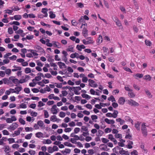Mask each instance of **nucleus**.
Wrapping results in <instances>:
<instances>
[{
	"label": "nucleus",
	"instance_id": "obj_39",
	"mask_svg": "<svg viewBox=\"0 0 155 155\" xmlns=\"http://www.w3.org/2000/svg\"><path fill=\"white\" fill-rule=\"evenodd\" d=\"M128 94V96L131 98L134 97L135 96V94L132 91L129 92Z\"/></svg>",
	"mask_w": 155,
	"mask_h": 155
},
{
	"label": "nucleus",
	"instance_id": "obj_35",
	"mask_svg": "<svg viewBox=\"0 0 155 155\" xmlns=\"http://www.w3.org/2000/svg\"><path fill=\"white\" fill-rule=\"evenodd\" d=\"M49 17L51 18H54L55 17V15L52 11L49 12Z\"/></svg>",
	"mask_w": 155,
	"mask_h": 155
},
{
	"label": "nucleus",
	"instance_id": "obj_61",
	"mask_svg": "<svg viewBox=\"0 0 155 155\" xmlns=\"http://www.w3.org/2000/svg\"><path fill=\"white\" fill-rule=\"evenodd\" d=\"M20 105V107L21 108L25 109L27 107V105L24 103H22Z\"/></svg>",
	"mask_w": 155,
	"mask_h": 155
},
{
	"label": "nucleus",
	"instance_id": "obj_38",
	"mask_svg": "<svg viewBox=\"0 0 155 155\" xmlns=\"http://www.w3.org/2000/svg\"><path fill=\"white\" fill-rule=\"evenodd\" d=\"M107 100L109 101H111L112 102L116 101V100L113 95L110 96L108 98Z\"/></svg>",
	"mask_w": 155,
	"mask_h": 155
},
{
	"label": "nucleus",
	"instance_id": "obj_60",
	"mask_svg": "<svg viewBox=\"0 0 155 155\" xmlns=\"http://www.w3.org/2000/svg\"><path fill=\"white\" fill-rule=\"evenodd\" d=\"M17 57L15 55H12V56L9 57V59L11 60L15 61L17 59Z\"/></svg>",
	"mask_w": 155,
	"mask_h": 155
},
{
	"label": "nucleus",
	"instance_id": "obj_10",
	"mask_svg": "<svg viewBox=\"0 0 155 155\" xmlns=\"http://www.w3.org/2000/svg\"><path fill=\"white\" fill-rule=\"evenodd\" d=\"M23 129V128L19 127L18 129L17 130L14 131V134L13 135V137H15L16 136L19 135L21 133V132L22 131Z\"/></svg>",
	"mask_w": 155,
	"mask_h": 155
},
{
	"label": "nucleus",
	"instance_id": "obj_64",
	"mask_svg": "<svg viewBox=\"0 0 155 155\" xmlns=\"http://www.w3.org/2000/svg\"><path fill=\"white\" fill-rule=\"evenodd\" d=\"M30 115L32 116L35 117L37 116L38 113L32 111L31 112Z\"/></svg>",
	"mask_w": 155,
	"mask_h": 155
},
{
	"label": "nucleus",
	"instance_id": "obj_19",
	"mask_svg": "<svg viewBox=\"0 0 155 155\" xmlns=\"http://www.w3.org/2000/svg\"><path fill=\"white\" fill-rule=\"evenodd\" d=\"M134 77L136 79H137L138 78H141L143 77V74H142L137 73L133 75Z\"/></svg>",
	"mask_w": 155,
	"mask_h": 155
},
{
	"label": "nucleus",
	"instance_id": "obj_62",
	"mask_svg": "<svg viewBox=\"0 0 155 155\" xmlns=\"http://www.w3.org/2000/svg\"><path fill=\"white\" fill-rule=\"evenodd\" d=\"M10 62L9 60L8 59H5L3 60L2 62V65H3L5 64H7L8 63Z\"/></svg>",
	"mask_w": 155,
	"mask_h": 155
},
{
	"label": "nucleus",
	"instance_id": "obj_31",
	"mask_svg": "<svg viewBox=\"0 0 155 155\" xmlns=\"http://www.w3.org/2000/svg\"><path fill=\"white\" fill-rule=\"evenodd\" d=\"M100 149L101 150H106L107 148V147L106 145L103 144H101L100 146Z\"/></svg>",
	"mask_w": 155,
	"mask_h": 155
},
{
	"label": "nucleus",
	"instance_id": "obj_55",
	"mask_svg": "<svg viewBox=\"0 0 155 155\" xmlns=\"http://www.w3.org/2000/svg\"><path fill=\"white\" fill-rule=\"evenodd\" d=\"M52 143V142L51 140L50 139H47L45 140V141L43 142V143L44 144H50Z\"/></svg>",
	"mask_w": 155,
	"mask_h": 155
},
{
	"label": "nucleus",
	"instance_id": "obj_53",
	"mask_svg": "<svg viewBox=\"0 0 155 155\" xmlns=\"http://www.w3.org/2000/svg\"><path fill=\"white\" fill-rule=\"evenodd\" d=\"M30 52L34 56H37L38 55V54L34 50H31Z\"/></svg>",
	"mask_w": 155,
	"mask_h": 155
},
{
	"label": "nucleus",
	"instance_id": "obj_57",
	"mask_svg": "<svg viewBox=\"0 0 155 155\" xmlns=\"http://www.w3.org/2000/svg\"><path fill=\"white\" fill-rule=\"evenodd\" d=\"M65 115V113L62 111L60 112L59 114L60 117L62 118L64 117Z\"/></svg>",
	"mask_w": 155,
	"mask_h": 155
},
{
	"label": "nucleus",
	"instance_id": "obj_43",
	"mask_svg": "<svg viewBox=\"0 0 155 155\" xmlns=\"http://www.w3.org/2000/svg\"><path fill=\"white\" fill-rule=\"evenodd\" d=\"M130 85H126L124 87L125 89L127 91L129 92L132 91V90L130 88Z\"/></svg>",
	"mask_w": 155,
	"mask_h": 155
},
{
	"label": "nucleus",
	"instance_id": "obj_47",
	"mask_svg": "<svg viewBox=\"0 0 155 155\" xmlns=\"http://www.w3.org/2000/svg\"><path fill=\"white\" fill-rule=\"evenodd\" d=\"M91 118L95 122H96V120L97 119L98 117L96 115H92L91 116Z\"/></svg>",
	"mask_w": 155,
	"mask_h": 155
},
{
	"label": "nucleus",
	"instance_id": "obj_16",
	"mask_svg": "<svg viewBox=\"0 0 155 155\" xmlns=\"http://www.w3.org/2000/svg\"><path fill=\"white\" fill-rule=\"evenodd\" d=\"M145 91L146 95L149 98H152L153 95L148 90H145Z\"/></svg>",
	"mask_w": 155,
	"mask_h": 155
},
{
	"label": "nucleus",
	"instance_id": "obj_27",
	"mask_svg": "<svg viewBox=\"0 0 155 155\" xmlns=\"http://www.w3.org/2000/svg\"><path fill=\"white\" fill-rule=\"evenodd\" d=\"M53 45L58 48H60L61 47V44L58 42L53 41Z\"/></svg>",
	"mask_w": 155,
	"mask_h": 155
},
{
	"label": "nucleus",
	"instance_id": "obj_29",
	"mask_svg": "<svg viewBox=\"0 0 155 155\" xmlns=\"http://www.w3.org/2000/svg\"><path fill=\"white\" fill-rule=\"evenodd\" d=\"M71 150L69 149H66L65 150H62L61 151V152L63 153L65 155L71 152Z\"/></svg>",
	"mask_w": 155,
	"mask_h": 155
},
{
	"label": "nucleus",
	"instance_id": "obj_33",
	"mask_svg": "<svg viewBox=\"0 0 155 155\" xmlns=\"http://www.w3.org/2000/svg\"><path fill=\"white\" fill-rule=\"evenodd\" d=\"M5 152L7 153H8L10 152V149L8 146H5Z\"/></svg>",
	"mask_w": 155,
	"mask_h": 155
},
{
	"label": "nucleus",
	"instance_id": "obj_48",
	"mask_svg": "<svg viewBox=\"0 0 155 155\" xmlns=\"http://www.w3.org/2000/svg\"><path fill=\"white\" fill-rule=\"evenodd\" d=\"M32 133H30L29 134H28L26 135L25 137V138L26 139H30L31 138L32 136Z\"/></svg>",
	"mask_w": 155,
	"mask_h": 155
},
{
	"label": "nucleus",
	"instance_id": "obj_21",
	"mask_svg": "<svg viewBox=\"0 0 155 155\" xmlns=\"http://www.w3.org/2000/svg\"><path fill=\"white\" fill-rule=\"evenodd\" d=\"M2 81L3 82V83H4L5 84H7L8 85L10 84V81L9 80V78H4L3 79H2Z\"/></svg>",
	"mask_w": 155,
	"mask_h": 155
},
{
	"label": "nucleus",
	"instance_id": "obj_37",
	"mask_svg": "<svg viewBox=\"0 0 155 155\" xmlns=\"http://www.w3.org/2000/svg\"><path fill=\"white\" fill-rule=\"evenodd\" d=\"M13 10L10 9H6L4 11V12L5 13L8 14L9 15H11L13 12Z\"/></svg>",
	"mask_w": 155,
	"mask_h": 155
},
{
	"label": "nucleus",
	"instance_id": "obj_12",
	"mask_svg": "<svg viewBox=\"0 0 155 155\" xmlns=\"http://www.w3.org/2000/svg\"><path fill=\"white\" fill-rule=\"evenodd\" d=\"M37 123L38 124V125L40 129L43 130L45 128V125L43 121L40 120L37 122Z\"/></svg>",
	"mask_w": 155,
	"mask_h": 155
},
{
	"label": "nucleus",
	"instance_id": "obj_30",
	"mask_svg": "<svg viewBox=\"0 0 155 155\" xmlns=\"http://www.w3.org/2000/svg\"><path fill=\"white\" fill-rule=\"evenodd\" d=\"M133 143L132 141H129L128 143V145L126 146V147L128 149H130L133 148L132 145L133 144Z\"/></svg>",
	"mask_w": 155,
	"mask_h": 155
},
{
	"label": "nucleus",
	"instance_id": "obj_22",
	"mask_svg": "<svg viewBox=\"0 0 155 155\" xmlns=\"http://www.w3.org/2000/svg\"><path fill=\"white\" fill-rule=\"evenodd\" d=\"M13 68H14L12 69V70L13 72L18 71V70H21V68L20 67L14 65L13 66Z\"/></svg>",
	"mask_w": 155,
	"mask_h": 155
},
{
	"label": "nucleus",
	"instance_id": "obj_24",
	"mask_svg": "<svg viewBox=\"0 0 155 155\" xmlns=\"http://www.w3.org/2000/svg\"><path fill=\"white\" fill-rule=\"evenodd\" d=\"M35 137L38 138L43 137V134L41 132L36 133L35 134Z\"/></svg>",
	"mask_w": 155,
	"mask_h": 155
},
{
	"label": "nucleus",
	"instance_id": "obj_14",
	"mask_svg": "<svg viewBox=\"0 0 155 155\" xmlns=\"http://www.w3.org/2000/svg\"><path fill=\"white\" fill-rule=\"evenodd\" d=\"M125 100V98L123 97L119 98L118 101V103L121 105H123L124 104Z\"/></svg>",
	"mask_w": 155,
	"mask_h": 155
},
{
	"label": "nucleus",
	"instance_id": "obj_63",
	"mask_svg": "<svg viewBox=\"0 0 155 155\" xmlns=\"http://www.w3.org/2000/svg\"><path fill=\"white\" fill-rule=\"evenodd\" d=\"M45 77L49 78H52V76L49 73H46L44 75V78Z\"/></svg>",
	"mask_w": 155,
	"mask_h": 155
},
{
	"label": "nucleus",
	"instance_id": "obj_20",
	"mask_svg": "<svg viewBox=\"0 0 155 155\" xmlns=\"http://www.w3.org/2000/svg\"><path fill=\"white\" fill-rule=\"evenodd\" d=\"M48 11V9L47 8H43L41 9V12L43 13L44 14V17H47L48 16V14L47 13V12Z\"/></svg>",
	"mask_w": 155,
	"mask_h": 155
},
{
	"label": "nucleus",
	"instance_id": "obj_54",
	"mask_svg": "<svg viewBox=\"0 0 155 155\" xmlns=\"http://www.w3.org/2000/svg\"><path fill=\"white\" fill-rule=\"evenodd\" d=\"M140 123L138 122L135 124V127L138 130H140Z\"/></svg>",
	"mask_w": 155,
	"mask_h": 155
},
{
	"label": "nucleus",
	"instance_id": "obj_18",
	"mask_svg": "<svg viewBox=\"0 0 155 155\" xmlns=\"http://www.w3.org/2000/svg\"><path fill=\"white\" fill-rule=\"evenodd\" d=\"M22 87L21 86H18L15 88V93L17 94H18L19 92L22 90Z\"/></svg>",
	"mask_w": 155,
	"mask_h": 155
},
{
	"label": "nucleus",
	"instance_id": "obj_7",
	"mask_svg": "<svg viewBox=\"0 0 155 155\" xmlns=\"http://www.w3.org/2000/svg\"><path fill=\"white\" fill-rule=\"evenodd\" d=\"M18 124L16 123H14L9 126L8 129L14 130L18 127Z\"/></svg>",
	"mask_w": 155,
	"mask_h": 155
},
{
	"label": "nucleus",
	"instance_id": "obj_5",
	"mask_svg": "<svg viewBox=\"0 0 155 155\" xmlns=\"http://www.w3.org/2000/svg\"><path fill=\"white\" fill-rule=\"evenodd\" d=\"M128 104L131 106H138L139 105V104L132 99L129 100L127 101Z\"/></svg>",
	"mask_w": 155,
	"mask_h": 155
},
{
	"label": "nucleus",
	"instance_id": "obj_42",
	"mask_svg": "<svg viewBox=\"0 0 155 155\" xmlns=\"http://www.w3.org/2000/svg\"><path fill=\"white\" fill-rule=\"evenodd\" d=\"M48 151L49 153H52L54 152V150H53V148L52 147H49L48 148Z\"/></svg>",
	"mask_w": 155,
	"mask_h": 155
},
{
	"label": "nucleus",
	"instance_id": "obj_56",
	"mask_svg": "<svg viewBox=\"0 0 155 155\" xmlns=\"http://www.w3.org/2000/svg\"><path fill=\"white\" fill-rule=\"evenodd\" d=\"M18 120L19 122L22 124L25 125V121L21 118H19Z\"/></svg>",
	"mask_w": 155,
	"mask_h": 155
},
{
	"label": "nucleus",
	"instance_id": "obj_2",
	"mask_svg": "<svg viewBox=\"0 0 155 155\" xmlns=\"http://www.w3.org/2000/svg\"><path fill=\"white\" fill-rule=\"evenodd\" d=\"M121 149L119 151V153L121 155H129L130 153L127 151H125L123 150V148H121L118 146H117L114 148L113 149V151L114 152L116 153H118V152L117 151V150Z\"/></svg>",
	"mask_w": 155,
	"mask_h": 155
},
{
	"label": "nucleus",
	"instance_id": "obj_13",
	"mask_svg": "<svg viewBox=\"0 0 155 155\" xmlns=\"http://www.w3.org/2000/svg\"><path fill=\"white\" fill-rule=\"evenodd\" d=\"M58 64L61 69L67 68V66L64 63L61 62H58Z\"/></svg>",
	"mask_w": 155,
	"mask_h": 155
},
{
	"label": "nucleus",
	"instance_id": "obj_52",
	"mask_svg": "<svg viewBox=\"0 0 155 155\" xmlns=\"http://www.w3.org/2000/svg\"><path fill=\"white\" fill-rule=\"evenodd\" d=\"M116 25L119 27H121L122 28H123V27L122 26L121 23L120 21L118 20L117 21L115 22Z\"/></svg>",
	"mask_w": 155,
	"mask_h": 155
},
{
	"label": "nucleus",
	"instance_id": "obj_23",
	"mask_svg": "<svg viewBox=\"0 0 155 155\" xmlns=\"http://www.w3.org/2000/svg\"><path fill=\"white\" fill-rule=\"evenodd\" d=\"M74 46L73 45H71L69 46L68 48L67 49L66 51H67L71 52H74Z\"/></svg>",
	"mask_w": 155,
	"mask_h": 155
},
{
	"label": "nucleus",
	"instance_id": "obj_58",
	"mask_svg": "<svg viewBox=\"0 0 155 155\" xmlns=\"http://www.w3.org/2000/svg\"><path fill=\"white\" fill-rule=\"evenodd\" d=\"M81 130L82 131H84L85 132L88 131V129L87 127L84 126H82Z\"/></svg>",
	"mask_w": 155,
	"mask_h": 155
},
{
	"label": "nucleus",
	"instance_id": "obj_3",
	"mask_svg": "<svg viewBox=\"0 0 155 155\" xmlns=\"http://www.w3.org/2000/svg\"><path fill=\"white\" fill-rule=\"evenodd\" d=\"M145 123H143L141 125V130L143 136H146L147 135V131Z\"/></svg>",
	"mask_w": 155,
	"mask_h": 155
},
{
	"label": "nucleus",
	"instance_id": "obj_26",
	"mask_svg": "<svg viewBox=\"0 0 155 155\" xmlns=\"http://www.w3.org/2000/svg\"><path fill=\"white\" fill-rule=\"evenodd\" d=\"M69 89H71V90L74 91L75 94L76 95H78L80 94V92L79 91L75 89L74 87H72L71 88H70Z\"/></svg>",
	"mask_w": 155,
	"mask_h": 155
},
{
	"label": "nucleus",
	"instance_id": "obj_4",
	"mask_svg": "<svg viewBox=\"0 0 155 155\" xmlns=\"http://www.w3.org/2000/svg\"><path fill=\"white\" fill-rule=\"evenodd\" d=\"M9 80L10 81V84L13 83L15 84H18V79L15 78V77L11 76L9 77Z\"/></svg>",
	"mask_w": 155,
	"mask_h": 155
},
{
	"label": "nucleus",
	"instance_id": "obj_44",
	"mask_svg": "<svg viewBox=\"0 0 155 155\" xmlns=\"http://www.w3.org/2000/svg\"><path fill=\"white\" fill-rule=\"evenodd\" d=\"M14 18L16 20H19L21 18V15H15L14 16Z\"/></svg>",
	"mask_w": 155,
	"mask_h": 155
},
{
	"label": "nucleus",
	"instance_id": "obj_8",
	"mask_svg": "<svg viewBox=\"0 0 155 155\" xmlns=\"http://www.w3.org/2000/svg\"><path fill=\"white\" fill-rule=\"evenodd\" d=\"M104 121L107 124H111V126H115V125H114L115 123V121L113 120H110L108 118H106L104 119Z\"/></svg>",
	"mask_w": 155,
	"mask_h": 155
},
{
	"label": "nucleus",
	"instance_id": "obj_49",
	"mask_svg": "<svg viewBox=\"0 0 155 155\" xmlns=\"http://www.w3.org/2000/svg\"><path fill=\"white\" fill-rule=\"evenodd\" d=\"M44 115L45 118H48L49 117V114H48V112L47 110H44Z\"/></svg>",
	"mask_w": 155,
	"mask_h": 155
},
{
	"label": "nucleus",
	"instance_id": "obj_9",
	"mask_svg": "<svg viewBox=\"0 0 155 155\" xmlns=\"http://www.w3.org/2000/svg\"><path fill=\"white\" fill-rule=\"evenodd\" d=\"M89 82V85L90 86L93 87H96L97 86V84L95 82L92 80L89 79L88 80Z\"/></svg>",
	"mask_w": 155,
	"mask_h": 155
},
{
	"label": "nucleus",
	"instance_id": "obj_34",
	"mask_svg": "<svg viewBox=\"0 0 155 155\" xmlns=\"http://www.w3.org/2000/svg\"><path fill=\"white\" fill-rule=\"evenodd\" d=\"M118 113V111L117 110H114V113L112 114V117L114 118H116L117 116V114Z\"/></svg>",
	"mask_w": 155,
	"mask_h": 155
},
{
	"label": "nucleus",
	"instance_id": "obj_50",
	"mask_svg": "<svg viewBox=\"0 0 155 155\" xmlns=\"http://www.w3.org/2000/svg\"><path fill=\"white\" fill-rule=\"evenodd\" d=\"M41 78L37 75V76L35 78V79L33 80L32 81L33 82H35V81H39L41 80Z\"/></svg>",
	"mask_w": 155,
	"mask_h": 155
},
{
	"label": "nucleus",
	"instance_id": "obj_45",
	"mask_svg": "<svg viewBox=\"0 0 155 155\" xmlns=\"http://www.w3.org/2000/svg\"><path fill=\"white\" fill-rule=\"evenodd\" d=\"M36 63L38 66L42 67L43 66V64L39 60H38L36 61Z\"/></svg>",
	"mask_w": 155,
	"mask_h": 155
},
{
	"label": "nucleus",
	"instance_id": "obj_25",
	"mask_svg": "<svg viewBox=\"0 0 155 155\" xmlns=\"http://www.w3.org/2000/svg\"><path fill=\"white\" fill-rule=\"evenodd\" d=\"M116 121L117 122H119L120 125L123 124L125 122V121L124 120L120 118L116 119Z\"/></svg>",
	"mask_w": 155,
	"mask_h": 155
},
{
	"label": "nucleus",
	"instance_id": "obj_36",
	"mask_svg": "<svg viewBox=\"0 0 155 155\" xmlns=\"http://www.w3.org/2000/svg\"><path fill=\"white\" fill-rule=\"evenodd\" d=\"M81 96L83 98L87 100L90 99L91 97L90 96L86 94H81Z\"/></svg>",
	"mask_w": 155,
	"mask_h": 155
},
{
	"label": "nucleus",
	"instance_id": "obj_6",
	"mask_svg": "<svg viewBox=\"0 0 155 155\" xmlns=\"http://www.w3.org/2000/svg\"><path fill=\"white\" fill-rule=\"evenodd\" d=\"M58 109L57 106L54 105L53 106L52 108H51V111L53 114H55L58 113Z\"/></svg>",
	"mask_w": 155,
	"mask_h": 155
},
{
	"label": "nucleus",
	"instance_id": "obj_15",
	"mask_svg": "<svg viewBox=\"0 0 155 155\" xmlns=\"http://www.w3.org/2000/svg\"><path fill=\"white\" fill-rule=\"evenodd\" d=\"M36 50H38L39 52L41 53H44L45 51L44 50V49L40 46L37 45L35 46V47Z\"/></svg>",
	"mask_w": 155,
	"mask_h": 155
},
{
	"label": "nucleus",
	"instance_id": "obj_11",
	"mask_svg": "<svg viewBox=\"0 0 155 155\" xmlns=\"http://www.w3.org/2000/svg\"><path fill=\"white\" fill-rule=\"evenodd\" d=\"M50 120L51 121L54 122H58L60 121V119L59 118H57L55 115H53L51 116L50 118Z\"/></svg>",
	"mask_w": 155,
	"mask_h": 155
},
{
	"label": "nucleus",
	"instance_id": "obj_28",
	"mask_svg": "<svg viewBox=\"0 0 155 155\" xmlns=\"http://www.w3.org/2000/svg\"><path fill=\"white\" fill-rule=\"evenodd\" d=\"M31 71L33 72V71H31V68H26L24 70L25 72L27 74L31 73Z\"/></svg>",
	"mask_w": 155,
	"mask_h": 155
},
{
	"label": "nucleus",
	"instance_id": "obj_41",
	"mask_svg": "<svg viewBox=\"0 0 155 155\" xmlns=\"http://www.w3.org/2000/svg\"><path fill=\"white\" fill-rule=\"evenodd\" d=\"M103 41V39L102 36L101 35H99V37L98 38L97 41V43L99 44L101 43Z\"/></svg>",
	"mask_w": 155,
	"mask_h": 155
},
{
	"label": "nucleus",
	"instance_id": "obj_1",
	"mask_svg": "<svg viewBox=\"0 0 155 155\" xmlns=\"http://www.w3.org/2000/svg\"><path fill=\"white\" fill-rule=\"evenodd\" d=\"M82 33L83 36L85 38V39H83L82 41L83 43L85 45L93 44L94 41L93 38L91 37H88V30L85 28H84L83 30Z\"/></svg>",
	"mask_w": 155,
	"mask_h": 155
},
{
	"label": "nucleus",
	"instance_id": "obj_17",
	"mask_svg": "<svg viewBox=\"0 0 155 155\" xmlns=\"http://www.w3.org/2000/svg\"><path fill=\"white\" fill-rule=\"evenodd\" d=\"M85 46L83 45H77L76 48L79 51H81L82 49H84L85 48Z\"/></svg>",
	"mask_w": 155,
	"mask_h": 155
},
{
	"label": "nucleus",
	"instance_id": "obj_32",
	"mask_svg": "<svg viewBox=\"0 0 155 155\" xmlns=\"http://www.w3.org/2000/svg\"><path fill=\"white\" fill-rule=\"evenodd\" d=\"M143 78L145 80L150 81L151 80V77L150 75L147 74L144 76Z\"/></svg>",
	"mask_w": 155,
	"mask_h": 155
},
{
	"label": "nucleus",
	"instance_id": "obj_40",
	"mask_svg": "<svg viewBox=\"0 0 155 155\" xmlns=\"http://www.w3.org/2000/svg\"><path fill=\"white\" fill-rule=\"evenodd\" d=\"M5 74L8 75H9L11 73V69L9 68L7 69L4 71Z\"/></svg>",
	"mask_w": 155,
	"mask_h": 155
},
{
	"label": "nucleus",
	"instance_id": "obj_46",
	"mask_svg": "<svg viewBox=\"0 0 155 155\" xmlns=\"http://www.w3.org/2000/svg\"><path fill=\"white\" fill-rule=\"evenodd\" d=\"M25 130L26 132L32 131L33 130V128L31 127H25Z\"/></svg>",
	"mask_w": 155,
	"mask_h": 155
},
{
	"label": "nucleus",
	"instance_id": "obj_51",
	"mask_svg": "<svg viewBox=\"0 0 155 155\" xmlns=\"http://www.w3.org/2000/svg\"><path fill=\"white\" fill-rule=\"evenodd\" d=\"M7 140L9 142V144H11L15 142L14 139L13 138H9Z\"/></svg>",
	"mask_w": 155,
	"mask_h": 155
},
{
	"label": "nucleus",
	"instance_id": "obj_59",
	"mask_svg": "<svg viewBox=\"0 0 155 155\" xmlns=\"http://www.w3.org/2000/svg\"><path fill=\"white\" fill-rule=\"evenodd\" d=\"M123 68L126 71L130 72L131 73H132V71L131 70V69L130 68H129L127 67H124Z\"/></svg>",
	"mask_w": 155,
	"mask_h": 155
}]
</instances>
